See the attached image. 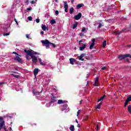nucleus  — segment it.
Here are the masks:
<instances>
[{
  "instance_id": "obj_1",
  "label": "nucleus",
  "mask_w": 131,
  "mask_h": 131,
  "mask_svg": "<svg viewBox=\"0 0 131 131\" xmlns=\"http://www.w3.org/2000/svg\"><path fill=\"white\" fill-rule=\"evenodd\" d=\"M25 53H26V59L29 61L30 60V57H31L32 55H39V52H36L32 50H27L26 49L24 50Z\"/></svg>"
},
{
  "instance_id": "obj_2",
  "label": "nucleus",
  "mask_w": 131,
  "mask_h": 131,
  "mask_svg": "<svg viewBox=\"0 0 131 131\" xmlns=\"http://www.w3.org/2000/svg\"><path fill=\"white\" fill-rule=\"evenodd\" d=\"M4 129V131H8L7 129V127H6V124L5 120H4V118L3 117L0 116V130L1 129Z\"/></svg>"
},
{
  "instance_id": "obj_3",
  "label": "nucleus",
  "mask_w": 131,
  "mask_h": 131,
  "mask_svg": "<svg viewBox=\"0 0 131 131\" xmlns=\"http://www.w3.org/2000/svg\"><path fill=\"white\" fill-rule=\"evenodd\" d=\"M41 42H42V43L43 45H45L46 47H47V48H48V47H50V45H52L53 46V48H56V45L49 41L48 40H41Z\"/></svg>"
},
{
  "instance_id": "obj_4",
  "label": "nucleus",
  "mask_w": 131,
  "mask_h": 131,
  "mask_svg": "<svg viewBox=\"0 0 131 131\" xmlns=\"http://www.w3.org/2000/svg\"><path fill=\"white\" fill-rule=\"evenodd\" d=\"M125 30H127V28H124L122 29L121 31H118L114 32V34L115 35H120V34H121V33H122V32H123V31Z\"/></svg>"
},
{
  "instance_id": "obj_5",
  "label": "nucleus",
  "mask_w": 131,
  "mask_h": 131,
  "mask_svg": "<svg viewBox=\"0 0 131 131\" xmlns=\"http://www.w3.org/2000/svg\"><path fill=\"white\" fill-rule=\"evenodd\" d=\"M31 58L32 59V62L34 63V64H36L37 62V58L33 55V54H32Z\"/></svg>"
},
{
  "instance_id": "obj_6",
  "label": "nucleus",
  "mask_w": 131,
  "mask_h": 131,
  "mask_svg": "<svg viewBox=\"0 0 131 131\" xmlns=\"http://www.w3.org/2000/svg\"><path fill=\"white\" fill-rule=\"evenodd\" d=\"M64 11L66 13H68V4H67V2H64Z\"/></svg>"
},
{
  "instance_id": "obj_7",
  "label": "nucleus",
  "mask_w": 131,
  "mask_h": 131,
  "mask_svg": "<svg viewBox=\"0 0 131 131\" xmlns=\"http://www.w3.org/2000/svg\"><path fill=\"white\" fill-rule=\"evenodd\" d=\"M81 16H82L81 13H79L77 15L75 16V20H79L81 18Z\"/></svg>"
},
{
  "instance_id": "obj_8",
  "label": "nucleus",
  "mask_w": 131,
  "mask_h": 131,
  "mask_svg": "<svg viewBox=\"0 0 131 131\" xmlns=\"http://www.w3.org/2000/svg\"><path fill=\"white\" fill-rule=\"evenodd\" d=\"M57 97L56 96H53L51 97L50 103H55V102H57Z\"/></svg>"
},
{
  "instance_id": "obj_9",
  "label": "nucleus",
  "mask_w": 131,
  "mask_h": 131,
  "mask_svg": "<svg viewBox=\"0 0 131 131\" xmlns=\"http://www.w3.org/2000/svg\"><path fill=\"white\" fill-rule=\"evenodd\" d=\"M41 93H42V88H41V90L40 92L39 91L34 92V90L33 91V94L35 96H37V95H39V94H40Z\"/></svg>"
},
{
  "instance_id": "obj_10",
  "label": "nucleus",
  "mask_w": 131,
  "mask_h": 131,
  "mask_svg": "<svg viewBox=\"0 0 131 131\" xmlns=\"http://www.w3.org/2000/svg\"><path fill=\"white\" fill-rule=\"evenodd\" d=\"M95 86H99V77H96L94 83Z\"/></svg>"
},
{
  "instance_id": "obj_11",
  "label": "nucleus",
  "mask_w": 131,
  "mask_h": 131,
  "mask_svg": "<svg viewBox=\"0 0 131 131\" xmlns=\"http://www.w3.org/2000/svg\"><path fill=\"white\" fill-rule=\"evenodd\" d=\"M15 61H17V62H19V63H22V59L19 58V56H16L15 58L13 59Z\"/></svg>"
},
{
  "instance_id": "obj_12",
  "label": "nucleus",
  "mask_w": 131,
  "mask_h": 131,
  "mask_svg": "<svg viewBox=\"0 0 131 131\" xmlns=\"http://www.w3.org/2000/svg\"><path fill=\"white\" fill-rule=\"evenodd\" d=\"M84 56H85V54H82L80 56H78V58L80 61H84V59L82 58Z\"/></svg>"
},
{
  "instance_id": "obj_13",
  "label": "nucleus",
  "mask_w": 131,
  "mask_h": 131,
  "mask_svg": "<svg viewBox=\"0 0 131 131\" xmlns=\"http://www.w3.org/2000/svg\"><path fill=\"white\" fill-rule=\"evenodd\" d=\"M84 4L81 3V4H78L76 6V9L77 10H79V9H80V8H82V7H84Z\"/></svg>"
},
{
  "instance_id": "obj_14",
  "label": "nucleus",
  "mask_w": 131,
  "mask_h": 131,
  "mask_svg": "<svg viewBox=\"0 0 131 131\" xmlns=\"http://www.w3.org/2000/svg\"><path fill=\"white\" fill-rule=\"evenodd\" d=\"M75 61H76V60L74 58H70V64H71L72 65H74V62H75Z\"/></svg>"
},
{
  "instance_id": "obj_15",
  "label": "nucleus",
  "mask_w": 131,
  "mask_h": 131,
  "mask_svg": "<svg viewBox=\"0 0 131 131\" xmlns=\"http://www.w3.org/2000/svg\"><path fill=\"white\" fill-rule=\"evenodd\" d=\"M38 74V69L36 68L34 70V76H36Z\"/></svg>"
},
{
  "instance_id": "obj_16",
  "label": "nucleus",
  "mask_w": 131,
  "mask_h": 131,
  "mask_svg": "<svg viewBox=\"0 0 131 131\" xmlns=\"http://www.w3.org/2000/svg\"><path fill=\"white\" fill-rule=\"evenodd\" d=\"M86 45L85 44H83L82 46L79 47L80 51H83L84 49H85Z\"/></svg>"
},
{
  "instance_id": "obj_17",
  "label": "nucleus",
  "mask_w": 131,
  "mask_h": 131,
  "mask_svg": "<svg viewBox=\"0 0 131 131\" xmlns=\"http://www.w3.org/2000/svg\"><path fill=\"white\" fill-rule=\"evenodd\" d=\"M41 28L43 31H46V30H49V28H47L46 25H42Z\"/></svg>"
},
{
  "instance_id": "obj_18",
  "label": "nucleus",
  "mask_w": 131,
  "mask_h": 131,
  "mask_svg": "<svg viewBox=\"0 0 131 131\" xmlns=\"http://www.w3.org/2000/svg\"><path fill=\"white\" fill-rule=\"evenodd\" d=\"M66 103L65 101L62 100H58L57 102V104H64Z\"/></svg>"
},
{
  "instance_id": "obj_19",
  "label": "nucleus",
  "mask_w": 131,
  "mask_h": 131,
  "mask_svg": "<svg viewBox=\"0 0 131 131\" xmlns=\"http://www.w3.org/2000/svg\"><path fill=\"white\" fill-rule=\"evenodd\" d=\"M105 98H106V95H103L98 100L97 102H99L101 101H102V100H104V99H105Z\"/></svg>"
},
{
  "instance_id": "obj_20",
  "label": "nucleus",
  "mask_w": 131,
  "mask_h": 131,
  "mask_svg": "<svg viewBox=\"0 0 131 131\" xmlns=\"http://www.w3.org/2000/svg\"><path fill=\"white\" fill-rule=\"evenodd\" d=\"M73 12H74V8L73 7H71L70 8V14H73Z\"/></svg>"
},
{
  "instance_id": "obj_21",
  "label": "nucleus",
  "mask_w": 131,
  "mask_h": 131,
  "mask_svg": "<svg viewBox=\"0 0 131 131\" xmlns=\"http://www.w3.org/2000/svg\"><path fill=\"white\" fill-rule=\"evenodd\" d=\"M70 129L71 131H75V129L74 128V125H71V126L70 127Z\"/></svg>"
},
{
  "instance_id": "obj_22",
  "label": "nucleus",
  "mask_w": 131,
  "mask_h": 131,
  "mask_svg": "<svg viewBox=\"0 0 131 131\" xmlns=\"http://www.w3.org/2000/svg\"><path fill=\"white\" fill-rule=\"evenodd\" d=\"M77 25H78V23H77V22L75 23V24H74L73 25V29H75V28H76V27H77Z\"/></svg>"
},
{
  "instance_id": "obj_23",
  "label": "nucleus",
  "mask_w": 131,
  "mask_h": 131,
  "mask_svg": "<svg viewBox=\"0 0 131 131\" xmlns=\"http://www.w3.org/2000/svg\"><path fill=\"white\" fill-rule=\"evenodd\" d=\"M38 60H39V62L40 65H42L43 66H45L46 63H44L43 62H42L41 61V59L39 58V59H38Z\"/></svg>"
},
{
  "instance_id": "obj_24",
  "label": "nucleus",
  "mask_w": 131,
  "mask_h": 131,
  "mask_svg": "<svg viewBox=\"0 0 131 131\" xmlns=\"http://www.w3.org/2000/svg\"><path fill=\"white\" fill-rule=\"evenodd\" d=\"M107 45V41L106 40H104L103 43H102V47L103 48H105Z\"/></svg>"
},
{
  "instance_id": "obj_25",
  "label": "nucleus",
  "mask_w": 131,
  "mask_h": 131,
  "mask_svg": "<svg viewBox=\"0 0 131 131\" xmlns=\"http://www.w3.org/2000/svg\"><path fill=\"white\" fill-rule=\"evenodd\" d=\"M50 23L51 25H54V24H56V20H55V19H52L50 21Z\"/></svg>"
},
{
  "instance_id": "obj_26",
  "label": "nucleus",
  "mask_w": 131,
  "mask_h": 131,
  "mask_svg": "<svg viewBox=\"0 0 131 131\" xmlns=\"http://www.w3.org/2000/svg\"><path fill=\"white\" fill-rule=\"evenodd\" d=\"M128 111L129 112V113H130V114H131V105H129L128 106Z\"/></svg>"
},
{
  "instance_id": "obj_27",
  "label": "nucleus",
  "mask_w": 131,
  "mask_h": 131,
  "mask_svg": "<svg viewBox=\"0 0 131 131\" xmlns=\"http://www.w3.org/2000/svg\"><path fill=\"white\" fill-rule=\"evenodd\" d=\"M94 46H95V43H92L89 47L90 50H92L93 49V48H94Z\"/></svg>"
},
{
  "instance_id": "obj_28",
  "label": "nucleus",
  "mask_w": 131,
  "mask_h": 131,
  "mask_svg": "<svg viewBox=\"0 0 131 131\" xmlns=\"http://www.w3.org/2000/svg\"><path fill=\"white\" fill-rule=\"evenodd\" d=\"M128 102L127 99L126 100L125 102V104H124V107H126V106H127V105H128Z\"/></svg>"
},
{
  "instance_id": "obj_29",
  "label": "nucleus",
  "mask_w": 131,
  "mask_h": 131,
  "mask_svg": "<svg viewBox=\"0 0 131 131\" xmlns=\"http://www.w3.org/2000/svg\"><path fill=\"white\" fill-rule=\"evenodd\" d=\"M11 75H13L14 77H15L16 78H19V76L18 75H15L14 74H12Z\"/></svg>"
},
{
  "instance_id": "obj_30",
  "label": "nucleus",
  "mask_w": 131,
  "mask_h": 131,
  "mask_svg": "<svg viewBox=\"0 0 131 131\" xmlns=\"http://www.w3.org/2000/svg\"><path fill=\"white\" fill-rule=\"evenodd\" d=\"M4 36H8V35H10V33H5L3 34Z\"/></svg>"
},
{
  "instance_id": "obj_31",
  "label": "nucleus",
  "mask_w": 131,
  "mask_h": 131,
  "mask_svg": "<svg viewBox=\"0 0 131 131\" xmlns=\"http://www.w3.org/2000/svg\"><path fill=\"white\" fill-rule=\"evenodd\" d=\"M127 100L129 102L131 101V96H129L127 98Z\"/></svg>"
},
{
  "instance_id": "obj_32",
  "label": "nucleus",
  "mask_w": 131,
  "mask_h": 131,
  "mask_svg": "<svg viewBox=\"0 0 131 131\" xmlns=\"http://www.w3.org/2000/svg\"><path fill=\"white\" fill-rule=\"evenodd\" d=\"M28 19L29 21H32V17H31V16H29L28 17Z\"/></svg>"
},
{
  "instance_id": "obj_33",
  "label": "nucleus",
  "mask_w": 131,
  "mask_h": 131,
  "mask_svg": "<svg viewBox=\"0 0 131 131\" xmlns=\"http://www.w3.org/2000/svg\"><path fill=\"white\" fill-rule=\"evenodd\" d=\"M14 69L16 71H18V70H19V67H18L17 66H15V67H14Z\"/></svg>"
},
{
  "instance_id": "obj_34",
  "label": "nucleus",
  "mask_w": 131,
  "mask_h": 131,
  "mask_svg": "<svg viewBox=\"0 0 131 131\" xmlns=\"http://www.w3.org/2000/svg\"><path fill=\"white\" fill-rule=\"evenodd\" d=\"M7 83V82H0V85H3V84H6Z\"/></svg>"
},
{
  "instance_id": "obj_35",
  "label": "nucleus",
  "mask_w": 131,
  "mask_h": 131,
  "mask_svg": "<svg viewBox=\"0 0 131 131\" xmlns=\"http://www.w3.org/2000/svg\"><path fill=\"white\" fill-rule=\"evenodd\" d=\"M95 129L97 131L99 130V125H96V127H95Z\"/></svg>"
},
{
  "instance_id": "obj_36",
  "label": "nucleus",
  "mask_w": 131,
  "mask_h": 131,
  "mask_svg": "<svg viewBox=\"0 0 131 131\" xmlns=\"http://www.w3.org/2000/svg\"><path fill=\"white\" fill-rule=\"evenodd\" d=\"M102 26H103V25H102V24L99 23V25H98V28H101V27H102Z\"/></svg>"
},
{
  "instance_id": "obj_37",
  "label": "nucleus",
  "mask_w": 131,
  "mask_h": 131,
  "mask_svg": "<svg viewBox=\"0 0 131 131\" xmlns=\"http://www.w3.org/2000/svg\"><path fill=\"white\" fill-rule=\"evenodd\" d=\"M81 112V111L80 110H78L77 112V116H78L79 114H80V113Z\"/></svg>"
},
{
  "instance_id": "obj_38",
  "label": "nucleus",
  "mask_w": 131,
  "mask_h": 131,
  "mask_svg": "<svg viewBox=\"0 0 131 131\" xmlns=\"http://www.w3.org/2000/svg\"><path fill=\"white\" fill-rule=\"evenodd\" d=\"M82 32H84L85 31V28L83 27L81 30Z\"/></svg>"
},
{
  "instance_id": "obj_39",
  "label": "nucleus",
  "mask_w": 131,
  "mask_h": 131,
  "mask_svg": "<svg viewBox=\"0 0 131 131\" xmlns=\"http://www.w3.org/2000/svg\"><path fill=\"white\" fill-rule=\"evenodd\" d=\"M39 21H40L39 18H37V19H36V23H38L39 22Z\"/></svg>"
},
{
  "instance_id": "obj_40",
  "label": "nucleus",
  "mask_w": 131,
  "mask_h": 131,
  "mask_svg": "<svg viewBox=\"0 0 131 131\" xmlns=\"http://www.w3.org/2000/svg\"><path fill=\"white\" fill-rule=\"evenodd\" d=\"M55 15H59V11L56 10L55 11Z\"/></svg>"
},
{
  "instance_id": "obj_41",
  "label": "nucleus",
  "mask_w": 131,
  "mask_h": 131,
  "mask_svg": "<svg viewBox=\"0 0 131 131\" xmlns=\"http://www.w3.org/2000/svg\"><path fill=\"white\" fill-rule=\"evenodd\" d=\"M12 54H14L15 55H17V56H19V54H18L16 52H13Z\"/></svg>"
},
{
  "instance_id": "obj_42",
  "label": "nucleus",
  "mask_w": 131,
  "mask_h": 131,
  "mask_svg": "<svg viewBox=\"0 0 131 131\" xmlns=\"http://www.w3.org/2000/svg\"><path fill=\"white\" fill-rule=\"evenodd\" d=\"M29 35H30L28 34H27L26 35V36L27 38L29 39Z\"/></svg>"
},
{
  "instance_id": "obj_43",
  "label": "nucleus",
  "mask_w": 131,
  "mask_h": 131,
  "mask_svg": "<svg viewBox=\"0 0 131 131\" xmlns=\"http://www.w3.org/2000/svg\"><path fill=\"white\" fill-rule=\"evenodd\" d=\"M84 35V34L83 33H81L80 34V36H83Z\"/></svg>"
},
{
  "instance_id": "obj_44",
  "label": "nucleus",
  "mask_w": 131,
  "mask_h": 131,
  "mask_svg": "<svg viewBox=\"0 0 131 131\" xmlns=\"http://www.w3.org/2000/svg\"><path fill=\"white\" fill-rule=\"evenodd\" d=\"M95 41H96V39H93L92 40V43H95Z\"/></svg>"
},
{
  "instance_id": "obj_45",
  "label": "nucleus",
  "mask_w": 131,
  "mask_h": 131,
  "mask_svg": "<svg viewBox=\"0 0 131 131\" xmlns=\"http://www.w3.org/2000/svg\"><path fill=\"white\" fill-rule=\"evenodd\" d=\"M106 69V67H103L101 68V70H105Z\"/></svg>"
},
{
  "instance_id": "obj_46",
  "label": "nucleus",
  "mask_w": 131,
  "mask_h": 131,
  "mask_svg": "<svg viewBox=\"0 0 131 131\" xmlns=\"http://www.w3.org/2000/svg\"><path fill=\"white\" fill-rule=\"evenodd\" d=\"M96 109H100V106L98 105V104L97 105V106L96 107Z\"/></svg>"
},
{
  "instance_id": "obj_47",
  "label": "nucleus",
  "mask_w": 131,
  "mask_h": 131,
  "mask_svg": "<svg viewBox=\"0 0 131 131\" xmlns=\"http://www.w3.org/2000/svg\"><path fill=\"white\" fill-rule=\"evenodd\" d=\"M31 3H32V4H35V2L34 1H32L31 2Z\"/></svg>"
},
{
  "instance_id": "obj_48",
  "label": "nucleus",
  "mask_w": 131,
  "mask_h": 131,
  "mask_svg": "<svg viewBox=\"0 0 131 131\" xmlns=\"http://www.w3.org/2000/svg\"><path fill=\"white\" fill-rule=\"evenodd\" d=\"M14 21H15V22L16 23V24H18V21H17V20L16 19V18H14Z\"/></svg>"
},
{
  "instance_id": "obj_49",
  "label": "nucleus",
  "mask_w": 131,
  "mask_h": 131,
  "mask_svg": "<svg viewBox=\"0 0 131 131\" xmlns=\"http://www.w3.org/2000/svg\"><path fill=\"white\" fill-rule=\"evenodd\" d=\"M82 103V100H81L79 101V104H81Z\"/></svg>"
},
{
  "instance_id": "obj_50",
  "label": "nucleus",
  "mask_w": 131,
  "mask_h": 131,
  "mask_svg": "<svg viewBox=\"0 0 131 131\" xmlns=\"http://www.w3.org/2000/svg\"><path fill=\"white\" fill-rule=\"evenodd\" d=\"M99 105V107L101 106V105H102V103H100L99 104H98Z\"/></svg>"
},
{
  "instance_id": "obj_51",
  "label": "nucleus",
  "mask_w": 131,
  "mask_h": 131,
  "mask_svg": "<svg viewBox=\"0 0 131 131\" xmlns=\"http://www.w3.org/2000/svg\"><path fill=\"white\" fill-rule=\"evenodd\" d=\"M71 3L72 4H73L74 2V0H71Z\"/></svg>"
},
{
  "instance_id": "obj_52",
  "label": "nucleus",
  "mask_w": 131,
  "mask_h": 131,
  "mask_svg": "<svg viewBox=\"0 0 131 131\" xmlns=\"http://www.w3.org/2000/svg\"><path fill=\"white\" fill-rule=\"evenodd\" d=\"M27 10H28V11H30L31 10V8H29L27 9Z\"/></svg>"
},
{
  "instance_id": "obj_53",
  "label": "nucleus",
  "mask_w": 131,
  "mask_h": 131,
  "mask_svg": "<svg viewBox=\"0 0 131 131\" xmlns=\"http://www.w3.org/2000/svg\"><path fill=\"white\" fill-rule=\"evenodd\" d=\"M77 127H80V125H79V124H77Z\"/></svg>"
},
{
  "instance_id": "obj_54",
  "label": "nucleus",
  "mask_w": 131,
  "mask_h": 131,
  "mask_svg": "<svg viewBox=\"0 0 131 131\" xmlns=\"http://www.w3.org/2000/svg\"><path fill=\"white\" fill-rule=\"evenodd\" d=\"M126 61L128 62V63H129V60H128V59H126Z\"/></svg>"
},
{
  "instance_id": "obj_55",
  "label": "nucleus",
  "mask_w": 131,
  "mask_h": 131,
  "mask_svg": "<svg viewBox=\"0 0 131 131\" xmlns=\"http://www.w3.org/2000/svg\"><path fill=\"white\" fill-rule=\"evenodd\" d=\"M79 43H81V42H82V40H79Z\"/></svg>"
},
{
  "instance_id": "obj_56",
  "label": "nucleus",
  "mask_w": 131,
  "mask_h": 131,
  "mask_svg": "<svg viewBox=\"0 0 131 131\" xmlns=\"http://www.w3.org/2000/svg\"><path fill=\"white\" fill-rule=\"evenodd\" d=\"M44 33H45V32L43 31L41 32V34H43Z\"/></svg>"
},
{
  "instance_id": "obj_57",
  "label": "nucleus",
  "mask_w": 131,
  "mask_h": 131,
  "mask_svg": "<svg viewBox=\"0 0 131 131\" xmlns=\"http://www.w3.org/2000/svg\"><path fill=\"white\" fill-rule=\"evenodd\" d=\"M127 47L131 48V45H127Z\"/></svg>"
},
{
  "instance_id": "obj_58",
  "label": "nucleus",
  "mask_w": 131,
  "mask_h": 131,
  "mask_svg": "<svg viewBox=\"0 0 131 131\" xmlns=\"http://www.w3.org/2000/svg\"><path fill=\"white\" fill-rule=\"evenodd\" d=\"M64 107H67V106H68L67 104H64V105H63Z\"/></svg>"
},
{
  "instance_id": "obj_59",
  "label": "nucleus",
  "mask_w": 131,
  "mask_h": 131,
  "mask_svg": "<svg viewBox=\"0 0 131 131\" xmlns=\"http://www.w3.org/2000/svg\"><path fill=\"white\" fill-rule=\"evenodd\" d=\"M26 3L27 4H28V3H29L28 0H27L26 2Z\"/></svg>"
},
{
  "instance_id": "obj_60",
  "label": "nucleus",
  "mask_w": 131,
  "mask_h": 131,
  "mask_svg": "<svg viewBox=\"0 0 131 131\" xmlns=\"http://www.w3.org/2000/svg\"><path fill=\"white\" fill-rule=\"evenodd\" d=\"M89 83H90V82L89 81H88L86 85H88V84H89Z\"/></svg>"
},
{
  "instance_id": "obj_61",
  "label": "nucleus",
  "mask_w": 131,
  "mask_h": 131,
  "mask_svg": "<svg viewBox=\"0 0 131 131\" xmlns=\"http://www.w3.org/2000/svg\"><path fill=\"white\" fill-rule=\"evenodd\" d=\"M76 122L77 123H78V121H77V119H76Z\"/></svg>"
},
{
  "instance_id": "obj_62",
  "label": "nucleus",
  "mask_w": 131,
  "mask_h": 131,
  "mask_svg": "<svg viewBox=\"0 0 131 131\" xmlns=\"http://www.w3.org/2000/svg\"><path fill=\"white\" fill-rule=\"evenodd\" d=\"M12 73H17V72H11Z\"/></svg>"
},
{
  "instance_id": "obj_63",
  "label": "nucleus",
  "mask_w": 131,
  "mask_h": 131,
  "mask_svg": "<svg viewBox=\"0 0 131 131\" xmlns=\"http://www.w3.org/2000/svg\"><path fill=\"white\" fill-rule=\"evenodd\" d=\"M10 130H12V127H10Z\"/></svg>"
},
{
  "instance_id": "obj_64",
  "label": "nucleus",
  "mask_w": 131,
  "mask_h": 131,
  "mask_svg": "<svg viewBox=\"0 0 131 131\" xmlns=\"http://www.w3.org/2000/svg\"><path fill=\"white\" fill-rule=\"evenodd\" d=\"M55 2H56V3H57V2H58V1H57V0H56Z\"/></svg>"
}]
</instances>
